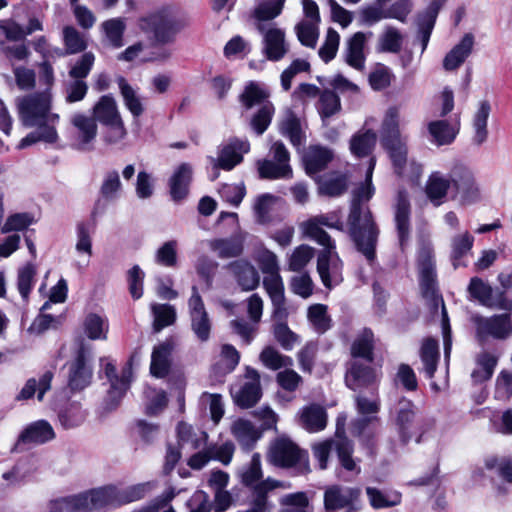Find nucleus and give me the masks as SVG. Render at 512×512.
<instances>
[{
  "instance_id": "58836bf2",
  "label": "nucleus",
  "mask_w": 512,
  "mask_h": 512,
  "mask_svg": "<svg viewBox=\"0 0 512 512\" xmlns=\"http://www.w3.org/2000/svg\"><path fill=\"white\" fill-rule=\"evenodd\" d=\"M93 118L102 125L121 119L117 103L110 94L103 95L93 107Z\"/></svg>"
},
{
  "instance_id": "b1692460",
  "label": "nucleus",
  "mask_w": 512,
  "mask_h": 512,
  "mask_svg": "<svg viewBox=\"0 0 512 512\" xmlns=\"http://www.w3.org/2000/svg\"><path fill=\"white\" fill-rule=\"evenodd\" d=\"M132 357L122 368V380L110 382V388L105 398V405L108 410L115 409L130 387L132 380Z\"/></svg>"
},
{
  "instance_id": "6ab92c4d",
  "label": "nucleus",
  "mask_w": 512,
  "mask_h": 512,
  "mask_svg": "<svg viewBox=\"0 0 512 512\" xmlns=\"http://www.w3.org/2000/svg\"><path fill=\"white\" fill-rule=\"evenodd\" d=\"M444 3L445 0H433L424 11L416 15L417 37L421 42L422 52L427 48L437 16Z\"/></svg>"
},
{
  "instance_id": "49530a36",
  "label": "nucleus",
  "mask_w": 512,
  "mask_h": 512,
  "mask_svg": "<svg viewBox=\"0 0 512 512\" xmlns=\"http://www.w3.org/2000/svg\"><path fill=\"white\" fill-rule=\"evenodd\" d=\"M420 358L426 377L429 379L433 378L439 361L438 342L432 338L426 339L420 350Z\"/></svg>"
},
{
  "instance_id": "4be33fe9",
  "label": "nucleus",
  "mask_w": 512,
  "mask_h": 512,
  "mask_svg": "<svg viewBox=\"0 0 512 512\" xmlns=\"http://www.w3.org/2000/svg\"><path fill=\"white\" fill-rule=\"evenodd\" d=\"M193 178V169L189 163L180 164L169 179L170 196L179 203L187 198Z\"/></svg>"
},
{
  "instance_id": "2f4dec72",
  "label": "nucleus",
  "mask_w": 512,
  "mask_h": 512,
  "mask_svg": "<svg viewBox=\"0 0 512 512\" xmlns=\"http://www.w3.org/2000/svg\"><path fill=\"white\" fill-rule=\"evenodd\" d=\"M50 512H91L87 492L50 501Z\"/></svg>"
},
{
  "instance_id": "7ed1b4c3",
  "label": "nucleus",
  "mask_w": 512,
  "mask_h": 512,
  "mask_svg": "<svg viewBox=\"0 0 512 512\" xmlns=\"http://www.w3.org/2000/svg\"><path fill=\"white\" fill-rule=\"evenodd\" d=\"M332 449L336 452L341 468L355 475L361 473V460L353 457L354 444L345 435L344 422L341 423L340 418L337 419L335 439H328L312 446L313 456L318 461V466L321 470H325L328 467V460Z\"/></svg>"
},
{
  "instance_id": "473e14b6",
  "label": "nucleus",
  "mask_w": 512,
  "mask_h": 512,
  "mask_svg": "<svg viewBox=\"0 0 512 512\" xmlns=\"http://www.w3.org/2000/svg\"><path fill=\"white\" fill-rule=\"evenodd\" d=\"M374 420H377L376 417H361L353 420L351 422V432L355 437H358L364 445L369 454H374V449L376 447L375 434L376 431L371 427V424Z\"/></svg>"
},
{
  "instance_id": "39448f33",
  "label": "nucleus",
  "mask_w": 512,
  "mask_h": 512,
  "mask_svg": "<svg viewBox=\"0 0 512 512\" xmlns=\"http://www.w3.org/2000/svg\"><path fill=\"white\" fill-rule=\"evenodd\" d=\"M380 142L389 155L395 173L401 176L407 164L408 148L406 138L400 133L399 110L396 107H390L385 114L380 129Z\"/></svg>"
},
{
  "instance_id": "3c124183",
  "label": "nucleus",
  "mask_w": 512,
  "mask_h": 512,
  "mask_svg": "<svg viewBox=\"0 0 512 512\" xmlns=\"http://www.w3.org/2000/svg\"><path fill=\"white\" fill-rule=\"evenodd\" d=\"M37 129L28 133L18 144V149H25L37 142L55 143L58 139V133L55 126L41 125L35 126Z\"/></svg>"
},
{
  "instance_id": "4c0bfd02",
  "label": "nucleus",
  "mask_w": 512,
  "mask_h": 512,
  "mask_svg": "<svg viewBox=\"0 0 512 512\" xmlns=\"http://www.w3.org/2000/svg\"><path fill=\"white\" fill-rule=\"evenodd\" d=\"M376 141L377 135L373 130H360L350 139V151L357 158L367 157L374 150Z\"/></svg>"
},
{
  "instance_id": "a878e982",
  "label": "nucleus",
  "mask_w": 512,
  "mask_h": 512,
  "mask_svg": "<svg viewBox=\"0 0 512 512\" xmlns=\"http://www.w3.org/2000/svg\"><path fill=\"white\" fill-rule=\"evenodd\" d=\"M473 45V35L465 34L461 41L446 54L443 60L444 69L453 71L459 68L471 54Z\"/></svg>"
},
{
  "instance_id": "09e8293b",
  "label": "nucleus",
  "mask_w": 512,
  "mask_h": 512,
  "mask_svg": "<svg viewBox=\"0 0 512 512\" xmlns=\"http://www.w3.org/2000/svg\"><path fill=\"white\" fill-rule=\"evenodd\" d=\"M428 132L432 141L438 146L451 144L458 133L447 120H436L428 124Z\"/></svg>"
},
{
  "instance_id": "4468645a",
  "label": "nucleus",
  "mask_w": 512,
  "mask_h": 512,
  "mask_svg": "<svg viewBox=\"0 0 512 512\" xmlns=\"http://www.w3.org/2000/svg\"><path fill=\"white\" fill-rule=\"evenodd\" d=\"M249 150L250 143L248 140L233 137L227 143L219 146L217 158L210 157V161L215 170L230 171L243 161V155L248 153Z\"/></svg>"
},
{
  "instance_id": "a211bd4d",
  "label": "nucleus",
  "mask_w": 512,
  "mask_h": 512,
  "mask_svg": "<svg viewBox=\"0 0 512 512\" xmlns=\"http://www.w3.org/2000/svg\"><path fill=\"white\" fill-rule=\"evenodd\" d=\"M71 124L75 129V148L80 151H90L98 131L95 119L83 113H75L71 117Z\"/></svg>"
},
{
  "instance_id": "dca6fc26",
  "label": "nucleus",
  "mask_w": 512,
  "mask_h": 512,
  "mask_svg": "<svg viewBox=\"0 0 512 512\" xmlns=\"http://www.w3.org/2000/svg\"><path fill=\"white\" fill-rule=\"evenodd\" d=\"M411 205L408 192L405 189H399L394 205V222L397 231L398 241L403 251L410 241L411 223H410Z\"/></svg>"
},
{
  "instance_id": "37998d69",
  "label": "nucleus",
  "mask_w": 512,
  "mask_h": 512,
  "mask_svg": "<svg viewBox=\"0 0 512 512\" xmlns=\"http://www.w3.org/2000/svg\"><path fill=\"white\" fill-rule=\"evenodd\" d=\"M91 510H98L107 506H119L117 487L108 485L87 491Z\"/></svg>"
},
{
  "instance_id": "5fc2aeb1",
  "label": "nucleus",
  "mask_w": 512,
  "mask_h": 512,
  "mask_svg": "<svg viewBox=\"0 0 512 512\" xmlns=\"http://www.w3.org/2000/svg\"><path fill=\"white\" fill-rule=\"evenodd\" d=\"M151 310L154 316L153 330L156 333L176 321V310L170 304H153Z\"/></svg>"
},
{
  "instance_id": "f8f14e48",
  "label": "nucleus",
  "mask_w": 512,
  "mask_h": 512,
  "mask_svg": "<svg viewBox=\"0 0 512 512\" xmlns=\"http://www.w3.org/2000/svg\"><path fill=\"white\" fill-rule=\"evenodd\" d=\"M371 363H364L360 360H351L345 374L346 386L353 391H361L366 388L370 395L375 396L377 392V375Z\"/></svg>"
},
{
  "instance_id": "6e6d98bb",
  "label": "nucleus",
  "mask_w": 512,
  "mask_h": 512,
  "mask_svg": "<svg viewBox=\"0 0 512 512\" xmlns=\"http://www.w3.org/2000/svg\"><path fill=\"white\" fill-rule=\"evenodd\" d=\"M97 225V218L91 217L89 222H79L76 226L77 230V243L76 250L79 253H87L92 255V240L91 234L94 233Z\"/></svg>"
},
{
  "instance_id": "2eb2a0df",
  "label": "nucleus",
  "mask_w": 512,
  "mask_h": 512,
  "mask_svg": "<svg viewBox=\"0 0 512 512\" xmlns=\"http://www.w3.org/2000/svg\"><path fill=\"white\" fill-rule=\"evenodd\" d=\"M122 188V182L117 170L112 169L105 172L99 187L98 198L95 200L91 211V217L96 219L104 214L109 203L119 198Z\"/></svg>"
},
{
  "instance_id": "8fccbe9b",
  "label": "nucleus",
  "mask_w": 512,
  "mask_h": 512,
  "mask_svg": "<svg viewBox=\"0 0 512 512\" xmlns=\"http://www.w3.org/2000/svg\"><path fill=\"white\" fill-rule=\"evenodd\" d=\"M275 114V107L272 102L263 103L262 107L252 114L249 126L251 130L257 135L261 136L270 126L273 116Z\"/></svg>"
},
{
  "instance_id": "f3484780",
  "label": "nucleus",
  "mask_w": 512,
  "mask_h": 512,
  "mask_svg": "<svg viewBox=\"0 0 512 512\" xmlns=\"http://www.w3.org/2000/svg\"><path fill=\"white\" fill-rule=\"evenodd\" d=\"M89 356L90 349L82 341L69 366L68 386L72 391H81L91 383L92 369L87 365Z\"/></svg>"
},
{
  "instance_id": "13d9d810",
  "label": "nucleus",
  "mask_w": 512,
  "mask_h": 512,
  "mask_svg": "<svg viewBox=\"0 0 512 512\" xmlns=\"http://www.w3.org/2000/svg\"><path fill=\"white\" fill-rule=\"evenodd\" d=\"M317 109L323 120L334 116L341 110L339 96L333 90H323L319 97Z\"/></svg>"
},
{
  "instance_id": "7c9ffc66",
  "label": "nucleus",
  "mask_w": 512,
  "mask_h": 512,
  "mask_svg": "<svg viewBox=\"0 0 512 512\" xmlns=\"http://www.w3.org/2000/svg\"><path fill=\"white\" fill-rule=\"evenodd\" d=\"M264 43L266 57L271 61L281 60L288 52L285 33L281 29H269L264 35Z\"/></svg>"
},
{
  "instance_id": "0e129e2a",
  "label": "nucleus",
  "mask_w": 512,
  "mask_h": 512,
  "mask_svg": "<svg viewBox=\"0 0 512 512\" xmlns=\"http://www.w3.org/2000/svg\"><path fill=\"white\" fill-rule=\"evenodd\" d=\"M103 31L114 48H120L124 45L123 35L125 31V23L120 18H113L102 23Z\"/></svg>"
},
{
  "instance_id": "0eeeda50",
  "label": "nucleus",
  "mask_w": 512,
  "mask_h": 512,
  "mask_svg": "<svg viewBox=\"0 0 512 512\" xmlns=\"http://www.w3.org/2000/svg\"><path fill=\"white\" fill-rule=\"evenodd\" d=\"M450 194L461 205H471L480 200V189L473 171L462 163H455L448 173Z\"/></svg>"
},
{
  "instance_id": "603ef678",
  "label": "nucleus",
  "mask_w": 512,
  "mask_h": 512,
  "mask_svg": "<svg viewBox=\"0 0 512 512\" xmlns=\"http://www.w3.org/2000/svg\"><path fill=\"white\" fill-rule=\"evenodd\" d=\"M366 494L371 506L375 509L393 507L401 502V494L397 491H382L375 487H367Z\"/></svg>"
},
{
  "instance_id": "338daca9",
  "label": "nucleus",
  "mask_w": 512,
  "mask_h": 512,
  "mask_svg": "<svg viewBox=\"0 0 512 512\" xmlns=\"http://www.w3.org/2000/svg\"><path fill=\"white\" fill-rule=\"evenodd\" d=\"M65 102L68 104L82 101L88 92V84L83 79H71L64 83Z\"/></svg>"
},
{
  "instance_id": "bf43d9fd",
  "label": "nucleus",
  "mask_w": 512,
  "mask_h": 512,
  "mask_svg": "<svg viewBox=\"0 0 512 512\" xmlns=\"http://www.w3.org/2000/svg\"><path fill=\"white\" fill-rule=\"evenodd\" d=\"M259 360L265 367L274 371L284 367H289L293 364V361L289 356L282 355L272 346H267L261 351Z\"/></svg>"
},
{
  "instance_id": "f704fd0d",
  "label": "nucleus",
  "mask_w": 512,
  "mask_h": 512,
  "mask_svg": "<svg viewBox=\"0 0 512 512\" xmlns=\"http://www.w3.org/2000/svg\"><path fill=\"white\" fill-rule=\"evenodd\" d=\"M428 199L435 205H441L450 192V185L448 177H445L441 172H433L426 183L425 187Z\"/></svg>"
},
{
  "instance_id": "c756f323",
  "label": "nucleus",
  "mask_w": 512,
  "mask_h": 512,
  "mask_svg": "<svg viewBox=\"0 0 512 512\" xmlns=\"http://www.w3.org/2000/svg\"><path fill=\"white\" fill-rule=\"evenodd\" d=\"M333 159L332 150L322 146H311L303 157V163L308 175L324 170Z\"/></svg>"
},
{
  "instance_id": "a18cd8bd",
  "label": "nucleus",
  "mask_w": 512,
  "mask_h": 512,
  "mask_svg": "<svg viewBox=\"0 0 512 512\" xmlns=\"http://www.w3.org/2000/svg\"><path fill=\"white\" fill-rule=\"evenodd\" d=\"M58 421L64 429H71L81 425L86 413L79 402H68L58 410Z\"/></svg>"
},
{
  "instance_id": "72a5a7b5",
  "label": "nucleus",
  "mask_w": 512,
  "mask_h": 512,
  "mask_svg": "<svg viewBox=\"0 0 512 512\" xmlns=\"http://www.w3.org/2000/svg\"><path fill=\"white\" fill-rule=\"evenodd\" d=\"M263 286L271 299L274 315L284 313L286 310L284 284L280 274L265 276Z\"/></svg>"
},
{
  "instance_id": "6e6552de",
  "label": "nucleus",
  "mask_w": 512,
  "mask_h": 512,
  "mask_svg": "<svg viewBox=\"0 0 512 512\" xmlns=\"http://www.w3.org/2000/svg\"><path fill=\"white\" fill-rule=\"evenodd\" d=\"M269 457L271 463L277 467L293 468L297 474L310 472L307 451L288 438L276 440L271 447Z\"/></svg>"
},
{
  "instance_id": "423d86ee",
  "label": "nucleus",
  "mask_w": 512,
  "mask_h": 512,
  "mask_svg": "<svg viewBox=\"0 0 512 512\" xmlns=\"http://www.w3.org/2000/svg\"><path fill=\"white\" fill-rule=\"evenodd\" d=\"M51 109L52 93L49 89L26 95L18 100L19 117L26 127L55 126L59 121V115L52 113Z\"/></svg>"
},
{
  "instance_id": "ea45409f",
  "label": "nucleus",
  "mask_w": 512,
  "mask_h": 512,
  "mask_svg": "<svg viewBox=\"0 0 512 512\" xmlns=\"http://www.w3.org/2000/svg\"><path fill=\"white\" fill-rule=\"evenodd\" d=\"M232 434L246 451L253 449L260 438V433L254 425L250 421L243 419H238L233 423Z\"/></svg>"
},
{
  "instance_id": "774afa93",
  "label": "nucleus",
  "mask_w": 512,
  "mask_h": 512,
  "mask_svg": "<svg viewBox=\"0 0 512 512\" xmlns=\"http://www.w3.org/2000/svg\"><path fill=\"white\" fill-rule=\"evenodd\" d=\"M494 398L499 401H509L512 398V371L503 369L495 381Z\"/></svg>"
},
{
  "instance_id": "c03bdc74",
  "label": "nucleus",
  "mask_w": 512,
  "mask_h": 512,
  "mask_svg": "<svg viewBox=\"0 0 512 512\" xmlns=\"http://www.w3.org/2000/svg\"><path fill=\"white\" fill-rule=\"evenodd\" d=\"M317 271L326 288H332L342 281L340 269L336 263H330V255L321 253L317 259Z\"/></svg>"
},
{
  "instance_id": "864d4df0",
  "label": "nucleus",
  "mask_w": 512,
  "mask_h": 512,
  "mask_svg": "<svg viewBox=\"0 0 512 512\" xmlns=\"http://www.w3.org/2000/svg\"><path fill=\"white\" fill-rule=\"evenodd\" d=\"M327 309L324 304H313L308 308L307 318L318 334L325 333L332 326V319Z\"/></svg>"
},
{
  "instance_id": "4d7b16f0",
  "label": "nucleus",
  "mask_w": 512,
  "mask_h": 512,
  "mask_svg": "<svg viewBox=\"0 0 512 512\" xmlns=\"http://www.w3.org/2000/svg\"><path fill=\"white\" fill-rule=\"evenodd\" d=\"M348 189V178L345 174H335L319 182V193L329 197H338Z\"/></svg>"
},
{
  "instance_id": "f03ea898",
  "label": "nucleus",
  "mask_w": 512,
  "mask_h": 512,
  "mask_svg": "<svg viewBox=\"0 0 512 512\" xmlns=\"http://www.w3.org/2000/svg\"><path fill=\"white\" fill-rule=\"evenodd\" d=\"M188 26V19L169 6L162 7L140 20L141 30L152 33L155 46L175 43L177 36Z\"/></svg>"
},
{
  "instance_id": "bb28decb",
  "label": "nucleus",
  "mask_w": 512,
  "mask_h": 512,
  "mask_svg": "<svg viewBox=\"0 0 512 512\" xmlns=\"http://www.w3.org/2000/svg\"><path fill=\"white\" fill-rule=\"evenodd\" d=\"M228 268L234 274L236 281L242 290L251 291L258 287L260 277L255 267L250 263L243 260H237L231 262L228 265Z\"/></svg>"
},
{
  "instance_id": "a19ab883",
  "label": "nucleus",
  "mask_w": 512,
  "mask_h": 512,
  "mask_svg": "<svg viewBox=\"0 0 512 512\" xmlns=\"http://www.w3.org/2000/svg\"><path fill=\"white\" fill-rule=\"evenodd\" d=\"M491 112V105L487 100L479 103V107L473 117L474 136L473 143L482 145L488 138V118Z\"/></svg>"
},
{
  "instance_id": "1a4fd4ad",
  "label": "nucleus",
  "mask_w": 512,
  "mask_h": 512,
  "mask_svg": "<svg viewBox=\"0 0 512 512\" xmlns=\"http://www.w3.org/2000/svg\"><path fill=\"white\" fill-rule=\"evenodd\" d=\"M259 177L262 179H289L292 177L290 153L283 142L275 141L268 158L257 161Z\"/></svg>"
},
{
  "instance_id": "c85d7f7f",
  "label": "nucleus",
  "mask_w": 512,
  "mask_h": 512,
  "mask_svg": "<svg viewBox=\"0 0 512 512\" xmlns=\"http://www.w3.org/2000/svg\"><path fill=\"white\" fill-rule=\"evenodd\" d=\"M270 92L267 88L256 81H249L238 96V101L244 110L248 111L254 106L262 107L263 103L269 101Z\"/></svg>"
},
{
  "instance_id": "ddd939ff",
  "label": "nucleus",
  "mask_w": 512,
  "mask_h": 512,
  "mask_svg": "<svg viewBox=\"0 0 512 512\" xmlns=\"http://www.w3.org/2000/svg\"><path fill=\"white\" fill-rule=\"evenodd\" d=\"M245 382L231 395L236 406L242 409L254 407L262 397L260 373L253 367L247 366L244 374Z\"/></svg>"
},
{
  "instance_id": "052dcab7",
  "label": "nucleus",
  "mask_w": 512,
  "mask_h": 512,
  "mask_svg": "<svg viewBox=\"0 0 512 512\" xmlns=\"http://www.w3.org/2000/svg\"><path fill=\"white\" fill-rule=\"evenodd\" d=\"M152 482L138 483L125 489L117 488L119 506L143 499L152 490Z\"/></svg>"
},
{
  "instance_id": "e2e57ef3",
  "label": "nucleus",
  "mask_w": 512,
  "mask_h": 512,
  "mask_svg": "<svg viewBox=\"0 0 512 512\" xmlns=\"http://www.w3.org/2000/svg\"><path fill=\"white\" fill-rule=\"evenodd\" d=\"M65 52H60V56L76 54L85 51L87 43L78 30L72 26H67L63 30Z\"/></svg>"
},
{
  "instance_id": "cd10ccee",
  "label": "nucleus",
  "mask_w": 512,
  "mask_h": 512,
  "mask_svg": "<svg viewBox=\"0 0 512 512\" xmlns=\"http://www.w3.org/2000/svg\"><path fill=\"white\" fill-rule=\"evenodd\" d=\"M299 423L308 432H319L327 425L326 410L318 404L305 406L299 412Z\"/></svg>"
},
{
  "instance_id": "9b49d317",
  "label": "nucleus",
  "mask_w": 512,
  "mask_h": 512,
  "mask_svg": "<svg viewBox=\"0 0 512 512\" xmlns=\"http://www.w3.org/2000/svg\"><path fill=\"white\" fill-rule=\"evenodd\" d=\"M417 268L422 296L435 300L438 297V282L433 252L424 247L418 253Z\"/></svg>"
},
{
  "instance_id": "680f3d73",
  "label": "nucleus",
  "mask_w": 512,
  "mask_h": 512,
  "mask_svg": "<svg viewBox=\"0 0 512 512\" xmlns=\"http://www.w3.org/2000/svg\"><path fill=\"white\" fill-rule=\"evenodd\" d=\"M403 36L393 26H386L383 34L379 37V51L388 53H399L402 48Z\"/></svg>"
},
{
  "instance_id": "412c9836",
  "label": "nucleus",
  "mask_w": 512,
  "mask_h": 512,
  "mask_svg": "<svg viewBox=\"0 0 512 512\" xmlns=\"http://www.w3.org/2000/svg\"><path fill=\"white\" fill-rule=\"evenodd\" d=\"M174 342L166 339L153 348L151 355L150 372L157 378H164L169 374L172 364Z\"/></svg>"
},
{
  "instance_id": "e433bc0d",
  "label": "nucleus",
  "mask_w": 512,
  "mask_h": 512,
  "mask_svg": "<svg viewBox=\"0 0 512 512\" xmlns=\"http://www.w3.org/2000/svg\"><path fill=\"white\" fill-rule=\"evenodd\" d=\"M498 363V357L490 352L483 351L476 357V368L471 373L474 384H482L491 379Z\"/></svg>"
},
{
  "instance_id": "79ce46f5",
  "label": "nucleus",
  "mask_w": 512,
  "mask_h": 512,
  "mask_svg": "<svg viewBox=\"0 0 512 512\" xmlns=\"http://www.w3.org/2000/svg\"><path fill=\"white\" fill-rule=\"evenodd\" d=\"M373 333L370 329H364L351 345L352 360H363L372 363L374 360Z\"/></svg>"
},
{
  "instance_id": "20e7f679",
  "label": "nucleus",
  "mask_w": 512,
  "mask_h": 512,
  "mask_svg": "<svg viewBox=\"0 0 512 512\" xmlns=\"http://www.w3.org/2000/svg\"><path fill=\"white\" fill-rule=\"evenodd\" d=\"M391 415L393 416L399 439L404 445L408 444L412 439L416 443H420L423 436L434 426V421L419 415L415 404L405 397L400 398L394 405Z\"/></svg>"
},
{
  "instance_id": "5701e85b",
  "label": "nucleus",
  "mask_w": 512,
  "mask_h": 512,
  "mask_svg": "<svg viewBox=\"0 0 512 512\" xmlns=\"http://www.w3.org/2000/svg\"><path fill=\"white\" fill-rule=\"evenodd\" d=\"M360 490L357 488L332 486L324 493V506L327 510H338L352 505L358 498Z\"/></svg>"
},
{
  "instance_id": "9d476101",
  "label": "nucleus",
  "mask_w": 512,
  "mask_h": 512,
  "mask_svg": "<svg viewBox=\"0 0 512 512\" xmlns=\"http://www.w3.org/2000/svg\"><path fill=\"white\" fill-rule=\"evenodd\" d=\"M472 322L475 326L476 340L480 345H485L490 339L505 340L512 335L510 313L496 314L490 317L474 315Z\"/></svg>"
},
{
  "instance_id": "c9c22d12",
  "label": "nucleus",
  "mask_w": 512,
  "mask_h": 512,
  "mask_svg": "<svg viewBox=\"0 0 512 512\" xmlns=\"http://www.w3.org/2000/svg\"><path fill=\"white\" fill-rule=\"evenodd\" d=\"M53 372L46 371L37 381L35 378H29L19 394L16 396L17 400H28L31 399L37 392V399L42 401L44 395L51 388V382L53 379Z\"/></svg>"
},
{
  "instance_id": "aec40b11",
  "label": "nucleus",
  "mask_w": 512,
  "mask_h": 512,
  "mask_svg": "<svg viewBox=\"0 0 512 512\" xmlns=\"http://www.w3.org/2000/svg\"><path fill=\"white\" fill-rule=\"evenodd\" d=\"M373 33L371 31L364 32H356L353 34L347 41L345 46L344 58L346 63L352 68L362 71L365 67V47L367 43V39L372 37Z\"/></svg>"
},
{
  "instance_id": "69168bd1",
  "label": "nucleus",
  "mask_w": 512,
  "mask_h": 512,
  "mask_svg": "<svg viewBox=\"0 0 512 512\" xmlns=\"http://www.w3.org/2000/svg\"><path fill=\"white\" fill-rule=\"evenodd\" d=\"M474 238L469 234L465 233L460 236H456L452 240V253L451 260L454 269H457L462 265L460 262L461 258L466 255L472 248ZM465 266V264H463Z\"/></svg>"
},
{
  "instance_id": "de8ad7c7",
  "label": "nucleus",
  "mask_w": 512,
  "mask_h": 512,
  "mask_svg": "<svg viewBox=\"0 0 512 512\" xmlns=\"http://www.w3.org/2000/svg\"><path fill=\"white\" fill-rule=\"evenodd\" d=\"M117 84L126 108L130 111L133 117L137 118L141 116L144 112V107L136 90L123 76H119L117 78Z\"/></svg>"
},
{
  "instance_id": "393cba45",
  "label": "nucleus",
  "mask_w": 512,
  "mask_h": 512,
  "mask_svg": "<svg viewBox=\"0 0 512 512\" xmlns=\"http://www.w3.org/2000/svg\"><path fill=\"white\" fill-rule=\"evenodd\" d=\"M55 438V433L46 420H38L28 425L19 435L17 445L21 443L44 444Z\"/></svg>"
},
{
  "instance_id": "f257e3e1",
  "label": "nucleus",
  "mask_w": 512,
  "mask_h": 512,
  "mask_svg": "<svg viewBox=\"0 0 512 512\" xmlns=\"http://www.w3.org/2000/svg\"><path fill=\"white\" fill-rule=\"evenodd\" d=\"M375 164V158H370L365 181L352 192L347 218L349 235L355 249L365 257L370 265L376 260V247L380 234L379 227L368 205L375 192L372 185Z\"/></svg>"
}]
</instances>
